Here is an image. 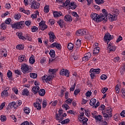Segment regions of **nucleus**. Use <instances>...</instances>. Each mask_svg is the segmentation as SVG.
I'll use <instances>...</instances> for the list:
<instances>
[{
	"label": "nucleus",
	"mask_w": 125,
	"mask_h": 125,
	"mask_svg": "<svg viewBox=\"0 0 125 125\" xmlns=\"http://www.w3.org/2000/svg\"><path fill=\"white\" fill-rule=\"evenodd\" d=\"M56 72H57V69H50L48 71L50 74L49 75H44L42 76V81H45L46 83H49V82H51L53 80Z\"/></svg>",
	"instance_id": "f257e3e1"
},
{
	"label": "nucleus",
	"mask_w": 125,
	"mask_h": 125,
	"mask_svg": "<svg viewBox=\"0 0 125 125\" xmlns=\"http://www.w3.org/2000/svg\"><path fill=\"white\" fill-rule=\"evenodd\" d=\"M84 112L83 111L81 112L80 115L78 116V120L80 123L83 124V125H87L86 123H87V121L88 119L87 118L84 117Z\"/></svg>",
	"instance_id": "f03ea898"
},
{
	"label": "nucleus",
	"mask_w": 125,
	"mask_h": 125,
	"mask_svg": "<svg viewBox=\"0 0 125 125\" xmlns=\"http://www.w3.org/2000/svg\"><path fill=\"white\" fill-rule=\"evenodd\" d=\"M101 72V69H100V68H96V69H94L93 68H91L89 71L91 79L92 80H93V79L95 78V75H96V74H100Z\"/></svg>",
	"instance_id": "7ed1b4c3"
},
{
	"label": "nucleus",
	"mask_w": 125,
	"mask_h": 125,
	"mask_svg": "<svg viewBox=\"0 0 125 125\" xmlns=\"http://www.w3.org/2000/svg\"><path fill=\"white\" fill-rule=\"evenodd\" d=\"M24 21H20L13 23L11 25V27L13 29L16 30L17 29H21L24 28Z\"/></svg>",
	"instance_id": "20e7f679"
},
{
	"label": "nucleus",
	"mask_w": 125,
	"mask_h": 125,
	"mask_svg": "<svg viewBox=\"0 0 125 125\" xmlns=\"http://www.w3.org/2000/svg\"><path fill=\"white\" fill-rule=\"evenodd\" d=\"M112 113H113V109L112 108H111V107L108 106L106 107L104 110V117L105 118H108V117H112Z\"/></svg>",
	"instance_id": "39448f33"
},
{
	"label": "nucleus",
	"mask_w": 125,
	"mask_h": 125,
	"mask_svg": "<svg viewBox=\"0 0 125 125\" xmlns=\"http://www.w3.org/2000/svg\"><path fill=\"white\" fill-rule=\"evenodd\" d=\"M91 18H92L94 21H96V22H101V21H103L100 15H98L96 13H92L91 14Z\"/></svg>",
	"instance_id": "423d86ee"
},
{
	"label": "nucleus",
	"mask_w": 125,
	"mask_h": 125,
	"mask_svg": "<svg viewBox=\"0 0 125 125\" xmlns=\"http://www.w3.org/2000/svg\"><path fill=\"white\" fill-rule=\"evenodd\" d=\"M42 100L41 99H36V102L33 104V106L36 108L37 110H41L42 109Z\"/></svg>",
	"instance_id": "0eeeda50"
},
{
	"label": "nucleus",
	"mask_w": 125,
	"mask_h": 125,
	"mask_svg": "<svg viewBox=\"0 0 125 125\" xmlns=\"http://www.w3.org/2000/svg\"><path fill=\"white\" fill-rule=\"evenodd\" d=\"M102 13L100 14V15L102 18L103 21H107L108 19V12L107 10L104 9L102 11Z\"/></svg>",
	"instance_id": "6e6552de"
},
{
	"label": "nucleus",
	"mask_w": 125,
	"mask_h": 125,
	"mask_svg": "<svg viewBox=\"0 0 125 125\" xmlns=\"http://www.w3.org/2000/svg\"><path fill=\"white\" fill-rule=\"evenodd\" d=\"M89 104L90 106H92V107L97 108V107L100 105V103L99 102H97V100L95 99H91L90 101Z\"/></svg>",
	"instance_id": "1a4fd4ad"
},
{
	"label": "nucleus",
	"mask_w": 125,
	"mask_h": 125,
	"mask_svg": "<svg viewBox=\"0 0 125 125\" xmlns=\"http://www.w3.org/2000/svg\"><path fill=\"white\" fill-rule=\"evenodd\" d=\"M55 119L57 121H60L61 122L64 120L63 116H62V110L59 109L58 113H56Z\"/></svg>",
	"instance_id": "9d476101"
},
{
	"label": "nucleus",
	"mask_w": 125,
	"mask_h": 125,
	"mask_svg": "<svg viewBox=\"0 0 125 125\" xmlns=\"http://www.w3.org/2000/svg\"><path fill=\"white\" fill-rule=\"evenodd\" d=\"M30 5H31L30 7L32 9H38V8L40 7V3L38 2L36 0L32 1Z\"/></svg>",
	"instance_id": "9b49d317"
},
{
	"label": "nucleus",
	"mask_w": 125,
	"mask_h": 125,
	"mask_svg": "<svg viewBox=\"0 0 125 125\" xmlns=\"http://www.w3.org/2000/svg\"><path fill=\"white\" fill-rule=\"evenodd\" d=\"M107 50L109 51H116L117 47L114 45V43L112 42H109L108 47H107Z\"/></svg>",
	"instance_id": "f8f14e48"
},
{
	"label": "nucleus",
	"mask_w": 125,
	"mask_h": 125,
	"mask_svg": "<svg viewBox=\"0 0 125 125\" xmlns=\"http://www.w3.org/2000/svg\"><path fill=\"white\" fill-rule=\"evenodd\" d=\"M39 27L42 31H44V30L47 29V25L45 24V21H42L39 23Z\"/></svg>",
	"instance_id": "ddd939ff"
},
{
	"label": "nucleus",
	"mask_w": 125,
	"mask_h": 125,
	"mask_svg": "<svg viewBox=\"0 0 125 125\" xmlns=\"http://www.w3.org/2000/svg\"><path fill=\"white\" fill-rule=\"evenodd\" d=\"M48 35L49 37V42H53L54 41H55V39H56V37H55V35H54V33L52 31H50Z\"/></svg>",
	"instance_id": "4468645a"
},
{
	"label": "nucleus",
	"mask_w": 125,
	"mask_h": 125,
	"mask_svg": "<svg viewBox=\"0 0 125 125\" xmlns=\"http://www.w3.org/2000/svg\"><path fill=\"white\" fill-rule=\"evenodd\" d=\"M112 39L113 38H112V36L109 33H107L105 34L104 38V42H107V44H109V42H110V41H111V40H112Z\"/></svg>",
	"instance_id": "2eb2a0df"
},
{
	"label": "nucleus",
	"mask_w": 125,
	"mask_h": 125,
	"mask_svg": "<svg viewBox=\"0 0 125 125\" xmlns=\"http://www.w3.org/2000/svg\"><path fill=\"white\" fill-rule=\"evenodd\" d=\"M60 75L62 76H66L67 78L70 77V72L68 71L67 69H62L60 72Z\"/></svg>",
	"instance_id": "dca6fc26"
},
{
	"label": "nucleus",
	"mask_w": 125,
	"mask_h": 125,
	"mask_svg": "<svg viewBox=\"0 0 125 125\" xmlns=\"http://www.w3.org/2000/svg\"><path fill=\"white\" fill-rule=\"evenodd\" d=\"M91 57V53L88 52L84 55V57L83 58L82 60L84 62H86V61H88L89 59H90Z\"/></svg>",
	"instance_id": "f3484780"
},
{
	"label": "nucleus",
	"mask_w": 125,
	"mask_h": 125,
	"mask_svg": "<svg viewBox=\"0 0 125 125\" xmlns=\"http://www.w3.org/2000/svg\"><path fill=\"white\" fill-rule=\"evenodd\" d=\"M21 70L24 73H27L29 71V65L26 63H22L21 65Z\"/></svg>",
	"instance_id": "a211bd4d"
},
{
	"label": "nucleus",
	"mask_w": 125,
	"mask_h": 125,
	"mask_svg": "<svg viewBox=\"0 0 125 125\" xmlns=\"http://www.w3.org/2000/svg\"><path fill=\"white\" fill-rule=\"evenodd\" d=\"M81 45H82V40H77L75 42V47L76 48L77 51H79L80 50V47H81Z\"/></svg>",
	"instance_id": "6ab92c4d"
},
{
	"label": "nucleus",
	"mask_w": 125,
	"mask_h": 125,
	"mask_svg": "<svg viewBox=\"0 0 125 125\" xmlns=\"http://www.w3.org/2000/svg\"><path fill=\"white\" fill-rule=\"evenodd\" d=\"M50 47H56L57 49H59V50H60L61 49V44L58 43V42H54L50 45Z\"/></svg>",
	"instance_id": "aec40b11"
},
{
	"label": "nucleus",
	"mask_w": 125,
	"mask_h": 125,
	"mask_svg": "<svg viewBox=\"0 0 125 125\" xmlns=\"http://www.w3.org/2000/svg\"><path fill=\"white\" fill-rule=\"evenodd\" d=\"M86 34V30L85 29H79L77 32V36H83Z\"/></svg>",
	"instance_id": "412c9836"
},
{
	"label": "nucleus",
	"mask_w": 125,
	"mask_h": 125,
	"mask_svg": "<svg viewBox=\"0 0 125 125\" xmlns=\"http://www.w3.org/2000/svg\"><path fill=\"white\" fill-rule=\"evenodd\" d=\"M28 60L25 55H21L19 57V62H27Z\"/></svg>",
	"instance_id": "4be33fe9"
},
{
	"label": "nucleus",
	"mask_w": 125,
	"mask_h": 125,
	"mask_svg": "<svg viewBox=\"0 0 125 125\" xmlns=\"http://www.w3.org/2000/svg\"><path fill=\"white\" fill-rule=\"evenodd\" d=\"M117 16L115 14H112V15L110 14L108 16V19L109 21L113 22V21H115L117 20Z\"/></svg>",
	"instance_id": "5701e85b"
},
{
	"label": "nucleus",
	"mask_w": 125,
	"mask_h": 125,
	"mask_svg": "<svg viewBox=\"0 0 125 125\" xmlns=\"http://www.w3.org/2000/svg\"><path fill=\"white\" fill-rule=\"evenodd\" d=\"M9 88H7L6 90H4L3 91H2L1 93V96L2 98H5L8 95V92H7V90H9Z\"/></svg>",
	"instance_id": "b1692460"
},
{
	"label": "nucleus",
	"mask_w": 125,
	"mask_h": 125,
	"mask_svg": "<svg viewBox=\"0 0 125 125\" xmlns=\"http://www.w3.org/2000/svg\"><path fill=\"white\" fill-rule=\"evenodd\" d=\"M21 95H23L24 96H29L30 95V92L29 90L27 88L24 89L21 91Z\"/></svg>",
	"instance_id": "393cba45"
},
{
	"label": "nucleus",
	"mask_w": 125,
	"mask_h": 125,
	"mask_svg": "<svg viewBox=\"0 0 125 125\" xmlns=\"http://www.w3.org/2000/svg\"><path fill=\"white\" fill-rule=\"evenodd\" d=\"M64 20L66 22H72V17L70 15H66L64 17Z\"/></svg>",
	"instance_id": "a878e982"
},
{
	"label": "nucleus",
	"mask_w": 125,
	"mask_h": 125,
	"mask_svg": "<svg viewBox=\"0 0 125 125\" xmlns=\"http://www.w3.org/2000/svg\"><path fill=\"white\" fill-rule=\"evenodd\" d=\"M20 12H23V13L27 14V15H30V14H31V11L29 10H25V9L23 8H20Z\"/></svg>",
	"instance_id": "bb28decb"
},
{
	"label": "nucleus",
	"mask_w": 125,
	"mask_h": 125,
	"mask_svg": "<svg viewBox=\"0 0 125 125\" xmlns=\"http://www.w3.org/2000/svg\"><path fill=\"white\" fill-rule=\"evenodd\" d=\"M0 54L2 56H4V57H6L7 56V51L5 49H2L0 50Z\"/></svg>",
	"instance_id": "cd10ccee"
},
{
	"label": "nucleus",
	"mask_w": 125,
	"mask_h": 125,
	"mask_svg": "<svg viewBox=\"0 0 125 125\" xmlns=\"http://www.w3.org/2000/svg\"><path fill=\"white\" fill-rule=\"evenodd\" d=\"M54 17H60V16H63L62 12H58L56 11H54L53 12Z\"/></svg>",
	"instance_id": "c85d7f7f"
},
{
	"label": "nucleus",
	"mask_w": 125,
	"mask_h": 125,
	"mask_svg": "<svg viewBox=\"0 0 125 125\" xmlns=\"http://www.w3.org/2000/svg\"><path fill=\"white\" fill-rule=\"evenodd\" d=\"M40 90V87L39 86H35L32 88V91L34 94L38 93L39 90Z\"/></svg>",
	"instance_id": "c756f323"
},
{
	"label": "nucleus",
	"mask_w": 125,
	"mask_h": 125,
	"mask_svg": "<svg viewBox=\"0 0 125 125\" xmlns=\"http://www.w3.org/2000/svg\"><path fill=\"white\" fill-rule=\"evenodd\" d=\"M93 118H94L95 119L96 122H101V121H102V119H103L102 116L100 115H94Z\"/></svg>",
	"instance_id": "7c9ffc66"
},
{
	"label": "nucleus",
	"mask_w": 125,
	"mask_h": 125,
	"mask_svg": "<svg viewBox=\"0 0 125 125\" xmlns=\"http://www.w3.org/2000/svg\"><path fill=\"white\" fill-rule=\"evenodd\" d=\"M122 88H123V87H122V86H121V85H119L117 84L116 85V87H115V91L118 94L120 93V90L122 91Z\"/></svg>",
	"instance_id": "2f4dec72"
},
{
	"label": "nucleus",
	"mask_w": 125,
	"mask_h": 125,
	"mask_svg": "<svg viewBox=\"0 0 125 125\" xmlns=\"http://www.w3.org/2000/svg\"><path fill=\"white\" fill-rule=\"evenodd\" d=\"M35 62H36V60H35V56L32 55L29 58V63L31 65H33L35 63Z\"/></svg>",
	"instance_id": "473e14b6"
},
{
	"label": "nucleus",
	"mask_w": 125,
	"mask_h": 125,
	"mask_svg": "<svg viewBox=\"0 0 125 125\" xmlns=\"http://www.w3.org/2000/svg\"><path fill=\"white\" fill-rule=\"evenodd\" d=\"M100 51V48H99V47H96L94 49L93 54L94 55H96L97 54H98L99 53Z\"/></svg>",
	"instance_id": "72a5a7b5"
},
{
	"label": "nucleus",
	"mask_w": 125,
	"mask_h": 125,
	"mask_svg": "<svg viewBox=\"0 0 125 125\" xmlns=\"http://www.w3.org/2000/svg\"><path fill=\"white\" fill-rule=\"evenodd\" d=\"M76 8H77V5H76L74 2L70 3V4H69V9H76Z\"/></svg>",
	"instance_id": "f704fd0d"
},
{
	"label": "nucleus",
	"mask_w": 125,
	"mask_h": 125,
	"mask_svg": "<svg viewBox=\"0 0 125 125\" xmlns=\"http://www.w3.org/2000/svg\"><path fill=\"white\" fill-rule=\"evenodd\" d=\"M9 107H10V108H17L16 105V103L15 102H12L8 104Z\"/></svg>",
	"instance_id": "c9c22d12"
},
{
	"label": "nucleus",
	"mask_w": 125,
	"mask_h": 125,
	"mask_svg": "<svg viewBox=\"0 0 125 125\" xmlns=\"http://www.w3.org/2000/svg\"><path fill=\"white\" fill-rule=\"evenodd\" d=\"M39 94L40 96H44L45 94V90L44 89H41L39 91Z\"/></svg>",
	"instance_id": "e433bc0d"
},
{
	"label": "nucleus",
	"mask_w": 125,
	"mask_h": 125,
	"mask_svg": "<svg viewBox=\"0 0 125 125\" xmlns=\"http://www.w3.org/2000/svg\"><path fill=\"white\" fill-rule=\"evenodd\" d=\"M23 111L25 114H27V115H28V114H30V112H31V109L28 107H25L23 108Z\"/></svg>",
	"instance_id": "4c0bfd02"
},
{
	"label": "nucleus",
	"mask_w": 125,
	"mask_h": 125,
	"mask_svg": "<svg viewBox=\"0 0 125 125\" xmlns=\"http://www.w3.org/2000/svg\"><path fill=\"white\" fill-rule=\"evenodd\" d=\"M7 76L9 80H11V79H12V72L8 70L7 73Z\"/></svg>",
	"instance_id": "58836bf2"
},
{
	"label": "nucleus",
	"mask_w": 125,
	"mask_h": 125,
	"mask_svg": "<svg viewBox=\"0 0 125 125\" xmlns=\"http://www.w3.org/2000/svg\"><path fill=\"white\" fill-rule=\"evenodd\" d=\"M49 54L51 57L54 58L55 57V51H54V50H51L49 53Z\"/></svg>",
	"instance_id": "ea45409f"
},
{
	"label": "nucleus",
	"mask_w": 125,
	"mask_h": 125,
	"mask_svg": "<svg viewBox=\"0 0 125 125\" xmlns=\"http://www.w3.org/2000/svg\"><path fill=\"white\" fill-rule=\"evenodd\" d=\"M67 48L69 50H73L74 48V44L71 42L69 43L67 45Z\"/></svg>",
	"instance_id": "a19ab883"
},
{
	"label": "nucleus",
	"mask_w": 125,
	"mask_h": 125,
	"mask_svg": "<svg viewBox=\"0 0 125 125\" xmlns=\"http://www.w3.org/2000/svg\"><path fill=\"white\" fill-rule=\"evenodd\" d=\"M17 35H18V38L20 39V40H23L24 39H25V36H23V34H22V33H17Z\"/></svg>",
	"instance_id": "79ce46f5"
},
{
	"label": "nucleus",
	"mask_w": 125,
	"mask_h": 125,
	"mask_svg": "<svg viewBox=\"0 0 125 125\" xmlns=\"http://www.w3.org/2000/svg\"><path fill=\"white\" fill-rule=\"evenodd\" d=\"M24 40H27V41H28V42H32V38H31V37L30 36V35L29 34H26L24 36Z\"/></svg>",
	"instance_id": "37998d69"
},
{
	"label": "nucleus",
	"mask_w": 125,
	"mask_h": 125,
	"mask_svg": "<svg viewBox=\"0 0 125 125\" xmlns=\"http://www.w3.org/2000/svg\"><path fill=\"white\" fill-rule=\"evenodd\" d=\"M58 24H59L61 28H63V25H64V21L62 20H60L58 21Z\"/></svg>",
	"instance_id": "c03bdc74"
},
{
	"label": "nucleus",
	"mask_w": 125,
	"mask_h": 125,
	"mask_svg": "<svg viewBox=\"0 0 125 125\" xmlns=\"http://www.w3.org/2000/svg\"><path fill=\"white\" fill-rule=\"evenodd\" d=\"M72 102H73V99L68 98L65 101V103L68 105H71L72 104Z\"/></svg>",
	"instance_id": "a18cd8bd"
},
{
	"label": "nucleus",
	"mask_w": 125,
	"mask_h": 125,
	"mask_svg": "<svg viewBox=\"0 0 125 125\" xmlns=\"http://www.w3.org/2000/svg\"><path fill=\"white\" fill-rule=\"evenodd\" d=\"M69 123H70V119H66L62 121L61 124H62V125H66V124H68Z\"/></svg>",
	"instance_id": "49530a36"
},
{
	"label": "nucleus",
	"mask_w": 125,
	"mask_h": 125,
	"mask_svg": "<svg viewBox=\"0 0 125 125\" xmlns=\"http://www.w3.org/2000/svg\"><path fill=\"white\" fill-rule=\"evenodd\" d=\"M114 119L116 121V122H118V121H120V114H116L114 116Z\"/></svg>",
	"instance_id": "de8ad7c7"
},
{
	"label": "nucleus",
	"mask_w": 125,
	"mask_h": 125,
	"mask_svg": "<svg viewBox=\"0 0 125 125\" xmlns=\"http://www.w3.org/2000/svg\"><path fill=\"white\" fill-rule=\"evenodd\" d=\"M38 30H39V28L37 26H32L31 27V32H32V33L38 32Z\"/></svg>",
	"instance_id": "09e8293b"
},
{
	"label": "nucleus",
	"mask_w": 125,
	"mask_h": 125,
	"mask_svg": "<svg viewBox=\"0 0 125 125\" xmlns=\"http://www.w3.org/2000/svg\"><path fill=\"white\" fill-rule=\"evenodd\" d=\"M6 116L4 115H2L0 116V121L1 122H6Z\"/></svg>",
	"instance_id": "8fccbe9b"
},
{
	"label": "nucleus",
	"mask_w": 125,
	"mask_h": 125,
	"mask_svg": "<svg viewBox=\"0 0 125 125\" xmlns=\"http://www.w3.org/2000/svg\"><path fill=\"white\" fill-rule=\"evenodd\" d=\"M68 5H70V0H67L64 3L62 4L63 7H67Z\"/></svg>",
	"instance_id": "3c124183"
},
{
	"label": "nucleus",
	"mask_w": 125,
	"mask_h": 125,
	"mask_svg": "<svg viewBox=\"0 0 125 125\" xmlns=\"http://www.w3.org/2000/svg\"><path fill=\"white\" fill-rule=\"evenodd\" d=\"M16 48H17V49H19V50H21V49H23L24 45L22 44H19L16 46Z\"/></svg>",
	"instance_id": "603ef678"
},
{
	"label": "nucleus",
	"mask_w": 125,
	"mask_h": 125,
	"mask_svg": "<svg viewBox=\"0 0 125 125\" xmlns=\"http://www.w3.org/2000/svg\"><path fill=\"white\" fill-rule=\"evenodd\" d=\"M44 11L45 13H48L49 12V6L46 5L44 7Z\"/></svg>",
	"instance_id": "864d4df0"
},
{
	"label": "nucleus",
	"mask_w": 125,
	"mask_h": 125,
	"mask_svg": "<svg viewBox=\"0 0 125 125\" xmlns=\"http://www.w3.org/2000/svg\"><path fill=\"white\" fill-rule=\"evenodd\" d=\"M120 60H121L120 57H116L113 60V62H115V63H118V62H120Z\"/></svg>",
	"instance_id": "5fc2aeb1"
},
{
	"label": "nucleus",
	"mask_w": 125,
	"mask_h": 125,
	"mask_svg": "<svg viewBox=\"0 0 125 125\" xmlns=\"http://www.w3.org/2000/svg\"><path fill=\"white\" fill-rule=\"evenodd\" d=\"M95 1L97 4H102L105 2V1L103 0H95Z\"/></svg>",
	"instance_id": "6e6d98bb"
},
{
	"label": "nucleus",
	"mask_w": 125,
	"mask_h": 125,
	"mask_svg": "<svg viewBox=\"0 0 125 125\" xmlns=\"http://www.w3.org/2000/svg\"><path fill=\"white\" fill-rule=\"evenodd\" d=\"M7 25L5 23L3 22L1 24L0 27L2 30H5L6 29Z\"/></svg>",
	"instance_id": "4d7b16f0"
},
{
	"label": "nucleus",
	"mask_w": 125,
	"mask_h": 125,
	"mask_svg": "<svg viewBox=\"0 0 125 125\" xmlns=\"http://www.w3.org/2000/svg\"><path fill=\"white\" fill-rule=\"evenodd\" d=\"M40 62L41 64H42V65L45 64V63H46V59L45 58H42L40 60Z\"/></svg>",
	"instance_id": "13d9d810"
},
{
	"label": "nucleus",
	"mask_w": 125,
	"mask_h": 125,
	"mask_svg": "<svg viewBox=\"0 0 125 125\" xmlns=\"http://www.w3.org/2000/svg\"><path fill=\"white\" fill-rule=\"evenodd\" d=\"M10 118L13 120V122H14V123H16L17 122V118H16V117L14 115H10Z\"/></svg>",
	"instance_id": "bf43d9fd"
},
{
	"label": "nucleus",
	"mask_w": 125,
	"mask_h": 125,
	"mask_svg": "<svg viewBox=\"0 0 125 125\" xmlns=\"http://www.w3.org/2000/svg\"><path fill=\"white\" fill-rule=\"evenodd\" d=\"M30 78H32V79H36V78H37L38 77V74H36V73H30Z\"/></svg>",
	"instance_id": "052dcab7"
},
{
	"label": "nucleus",
	"mask_w": 125,
	"mask_h": 125,
	"mask_svg": "<svg viewBox=\"0 0 125 125\" xmlns=\"http://www.w3.org/2000/svg\"><path fill=\"white\" fill-rule=\"evenodd\" d=\"M14 18L16 20H19V19L21 18V15H20V14H16L14 16Z\"/></svg>",
	"instance_id": "680f3d73"
},
{
	"label": "nucleus",
	"mask_w": 125,
	"mask_h": 125,
	"mask_svg": "<svg viewBox=\"0 0 125 125\" xmlns=\"http://www.w3.org/2000/svg\"><path fill=\"white\" fill-rule=\"evenodd\" d=\"M15 74L16 75H18L19 76H20L22 74V72L19 70V69H17L14 70Z\"/></svg>",
	"instance_id": "e2e57ef3"
},
{
	"label": "nucleus",
	"mask_w": 125,
	"mask_h": 125,
	"mask_svg": "<svg viewBox=\"0 0 125 125\" xmlns=\"http://www.w3.org/2000/svg\"><path fill=\"white\" fill-rule=\"evenodd\" d=\"M42 108H45L46 107V105H47V102L46 100H43L42 102Z\"/></svg>",
	"instance_id": "0e129e2a"
},
{
	"label": "nucleus",
	"mask_w": 125,
	"mask_h": 125,
	"mask_svg": "<svg viewBox=\"0 0 125 125\" xmlns=\"http://www.w3.org/2000/svg\"><path fill=\"white\" fill-rule=\"evenodd\" d=\"M62 108H64L67 111V110L69 109V107L68 104H65L62 105Z\"/></svg>",
	"instance_id": "69168bd1"
},
{
	"label": "nucleus",
	"mask_w": 125,
	"mask_h": 125,
	"mask_svg": "<svg viewBox=\"0 0 125 125\" xmlns=\"http://www.w3.org/2000/svg\"><path fill=\"white\" fill-rule=\"evenodd\" d=\"M92 93H91V91H88L86 93H85V95L86 96V97H90V96H91V94Z\"/></svg>",
	"instance_id": "338daca9"
},
{
	"label": "nucleus",
	"mask_w": 125,
	"mask_h": 125,
	"mask_svg": "<svg viewBox=\"0 0 125 125\" xmlns=\"http://www.w3.org/2000/svg\"><path fill=\"white\" fill-rule=\"evenodd\" d=\"M107 79V76L105 74H103L101 76V80H105Z\"/></svg>",
	"instance_id": "774afa93"
}]
</instances>
